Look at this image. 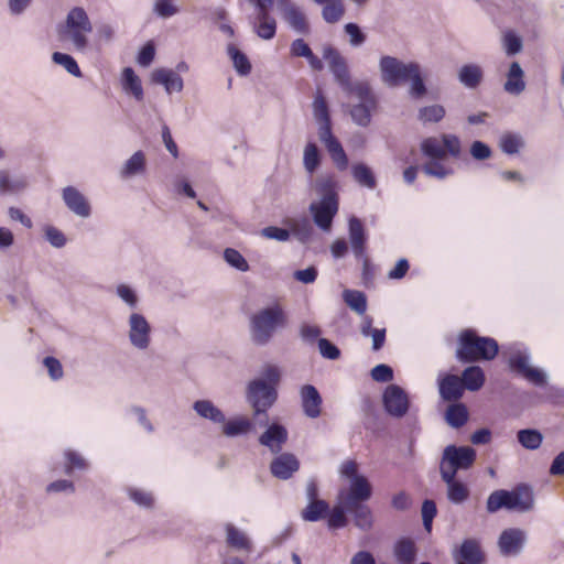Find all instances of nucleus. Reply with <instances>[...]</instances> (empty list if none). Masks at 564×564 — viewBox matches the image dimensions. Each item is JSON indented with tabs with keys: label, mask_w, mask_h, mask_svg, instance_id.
Returning <instances> with one entry per match:
<instances>
[{
	"label": "nucleus",
	"mask_w": 564,
	"mask_h": 564,
	"mask_svg": "<svg viewBox=\"0 0 564 564\" xmlns=\"http://www.w3.org/2000/svg\"><path fill=\"white\" fill-rule=\"evenodd\" d=\"M286 325L288 315L283 307L278 303L268 305L251 315L249 321L250 339L256 346H267L274 335Z\"/></svg>",
	"instance_id": "f257e3e1"
},
{
	"label": "nucleus",
	"mask_w": 564,
	"mask_h": 564,
	"mask_svg": "<svg viewBox=\"0 0 564 564\" xmlns=\"http://www.w3.org/2000/svg\"><path fill=\"white\" fill-rule=\"evenodd\" d=\"M498 351L496 339L478 336L473 329H465L458 337L455 356L460 362L471 364L477 360H492Z\"/></svg>",
	"instance_id": "f03ea898"
},
{
	"label": "nucleus",
	"mask_w": 564,
	"mask_h": 564,
	"mask_svg": "<svg viewBox=\"0 0 564 564\" xmlns=\"http://www.w3.org/2000/svg\"><path fill=\"white\" fill-rule=\"evenodd\" d=\"M534 507V496L530 486L520 484L512 490L497 489L492 491L486 501L488 513H496L500 509L528 512Z\"/></svg>",
	"instance_id": "7ed1b4c3"
},
{
	"label": "nucleus",
	"mask_w": 564,
	"mask_h": 564,
	"mask_svg": "<svg viewBox=\"0 0 564 564\" xmlns=\"http://www.w3.org/2000/svg\"><path fill=\"white\" fill-rule=\"evenodd\" d=\"M91 31L93 25L87 12L82 7H75L67 13L61 35L70 41L76 51L84 52L88 46L87 34Z\"/></svg>",
	"instance_id": "20e7f679"
},
{
	"label": "nucleus",
	"mask_w": 564,
	"mask_h": 564,
	"mask_svg": "<svg viewBox=\"0 0 564 564\" xmlns=\"http://www.w3.org/2000/svg\"><path fill=\"white\" fill-rule=\"evenodd\" d=\"M347 96H355L358 99V102L347 105L351 121L358 127L367 128L378 107V99L370 84L356 86L355 90Z\"/></svg>",
	"instance_id": "39448f33"
},
{
	"label": "nucleus",
	"mask_w": 564,
	"mask_h": 564,
	"mask_svg": "<svg viewBox=\"0 0 564 564\" xmlns=\"http://www.w3.org/2000/svg\"><path fill=\"white\" fill-rule=\"evenodd\" d=\"M530 350L524 345L517 343L508 347V365L510 369L534 386L542 387L546 383V376L540 369L530 367Z\"/></svg>",
	"instance_id": "423d86ee"
},
{
	"label": "nucleus",
	"mask_w": 564,
	"mask_h": 564,
	"mask_svg": "<svg viewBox=\"0 0 564 564\" xmlns=\"http://www.w3.org/2000/svg\"><path fill=\"white\" fill-rule=\"evenodd\" d=\"M323 58L327 61L329 72L333 74L335 82L346 95L354 91L356 86L368 84L366 80H351L346 58L334 46L328 45L324 47Z\"/></svg>",
	"instance_id": "0eeeda50"
},
{
	"label": "nucleus",
	"mask_w": 564,
	"mask_h": 564,
	"mask_svg": "<svg viewBox=\"0 0 564 564\" xmlns=\"http://www.w3.org/2000/svg\"><path fill=\"white\" fill-rule=\"evenodd\" d=\"M477 453L470 446L447 445L442 454L440 474L457 475L469 469L476 462Z\"/></svg>",
	"instance_id": "6e6552de"
},
{
	"label": "nucleus",
	"mask_w": 564,
	"mask_h": 564,
	"mask_svg": "<svg viewBox=\"0 0 564 564\" xmlns=\"http://www.w3.org/2000/svg\"><path fill=\"white\" fill-rule=\"evenodd\" d=\"M416 64V62L405 63L398 57L383 55L378 65L381 82L389 88L399 87L408 83V77Z\"/></svg>",
	"instance_id": "1a4fd4ad"
},
{
	"label": "nucleus",
	"mask_w": 564,
	"mask_h": 564,
	"mask_svg": "<svg viewBox=\"0 0 564 564\" xmlns=\"http://www.w3.org/2000/svg\"><path fill=\"white\" fill-rule=\"evenodd\" d=\"M247 402L253 410L254 416L267 414V411L278 399V391L273 384L267 383L264 379L251 380L246 390Z\"/></svg>",
	"instance_id": "9d476101"
},
{
	"label": "nucleus",
	"mask_w": 564,
	"mask_h": 564,
	"mask_svg": "<svg viewBox=\"0 0 564 564\" xmlns=\"http://www.w3.org/2000/svg\"><path fill=\"white\" fill-rule=\"evenodd\" d=\"M317 123L318 139L325 145L332 161L334 162L338 170H346L348 166V156L339 140L333 134L332 120Z\"/></svg>",
	"instance_id": "9b49d317"
},
{
	"label": "nucleus",
	"mask_w": 564,
	"mask_h": 564,
	"mask_svg": "<svg viewBox=\"0 0 564 564\" xmlns=\"http://www.w3.org/2000/svg\"><path fill=\"white\" fill-rule=\"evenodd\" d=\"M152 328L145 316L132 312L128 318V338L130 345L138 350H147L151 344Z\"/></svg>",
	"instance_id": "f8f14e48"
},
{
	"label": "nucleus",
	"mask_w": 564,
	"mask_h": 564,
	"mask_svg": "<svg viewBox=\"0 0 564 564\" xmlns=\"http://www.w3.org/2000/svg\"><path fill=\"white\" fill-rule=\"evenodd\" d=\"M382 403L386 412L393 417H402L409 410V398L403 388L398 384H389L382 394Z\"/></svg>",
	"instance_id": "ddd939ff"
},
{
	"label": "nucleus",
	"mask_w": 564,
	"mask_h": 564,
	"mask_svg": "<svg viewBox=\"0 0 564 564\" xmlns=\"http://www.w3.org/2000/svg\"><path fill=\"white\" fill-rule=\"evenodd\" d=\"M276 7L288 25L299 34H307L310 24L302 9L291 0H276Z\"/></svg>",
	"instance_id": "4468645a"
},
{
	"label": "nucleus",
	"mask_w": 564,
	"mask_h": 564,
	"mask_svg": "<svg viewBox=\"0 0 564 564\" xmlns=\"http://www.w3.org/2000/svg\"><path fill=\"white\" fill-rule=\"evenodd\" d=\"M338 200L330 198H321L318 203H312L310 205V212L314 224L323 231H329L334 217L338 212Z\"/></svg>",
	"instance_id": "2eb2a0df"
},
{
	"label": "nucleus",
	"mask_w": 564,
	"mask_h": 564,
	"mask_svg": "<svg viewBox=\"0 0 564 564\" xmlns=\"http://www.w3.org/2000/svg\"><path fill=\"white\" fill-rule=\"evenodd\" d=\"M371 495V485L362 475L360 477L352 478L347 491L340 490L338 494V500L344 501L347 507H352L355 503H364L369 500Z\"/></svg>",
	"instance_id": "dca6fc26"
},
{
	"label": "nucleus",
	"mask_w": 564,
	"mask_h": 564,
	"mask_svg": "<svg viewBox=\"0 0 564 564\" xmlns=\"http://www.w3.org/2000/svg\"><path fill=\"white\" fill-rule=\"evenodd\" d=\"M62 198L66 207L80 218L91 215V206L87 197L76 187L66 186L62 191Z\"/></svg>",
	"instance_id": "f3484780"
},
{
	"label": "nucleus",
	"mask_w": 564,
	"mask_h": 564,
	"mask_svg": "<svg viewBox=\"0 0 564 564\" xmlns=\"http://www.w3.org/2000/svg\"><path fill=\"white\" fill-rule=\"evenodd\" d=\"M300 469V460L292 453H279L270 463V473L280 480L290 479Z\"/></svg>",
	"instance_id": "a211bd4d"
},
{
	"label": "nucleus",
	"mask_w": 564,
	"mask_h": 564,
	"mask_svg": "<svg viewBox=\"0 0 564 564\" xmlns=\"http://www.w3.org/2000/svg\"><path fill=\"white\" fill-rule=\"evenodd\" d=\"M527 534L518 528L506 529L501 532L498 545L505 556L518 555L525 543Z\"/></svg>",
	"instance_id": "6ab92c4d"
},
{
	"label": "nucleus",
	"mask_w": 564,
	"mask_h": 564,
	"mask_svg": "<svg viewBox=\"0 0 564 564\" xmlns=\"http://www.w3.org/2000/svg\"><path fill=\"white\" fill-rule=\"evenodd\" d=\"M456 564H484L485 554L477 539H465L453 553Z\"/></svg>",
	"instance_id": "aec40b11"
},
{
	"label": "nucleus",
	"mask_w": 564,
	"mask_h": 564,
	"mask_svg": "<svg viewBox=\"0 0 564 564\" xmlns=\"http://www.w3.org/2000/svg\"><path fill=\"white\" fill-rule=\"evenodd\" d=\"M303 413L310 419H317L322 413L323 399L313 384H304L300 389Z\"/></svg>",
	"instance_id": "412c9836"
},
{
	"label": "nucleus",
	"mask_w": 564,
	"mask_h": 564,
	"mask_svg": "<svg viewBox=\"0 0 564 564\" xmlns=\"http://www.w3.org/2000/svg\"><path fill=\"white\" fill-rule=\"evenodd\" d=\"M29 186V177L23 173H12L7 170L0 171V194L14 196L23 193Z\"/></svg>",
	"instance_id": "4be33fe9"
},
{
	"label": "nucleus",
	"mask_w": 564,
	"mask_h": 564,
	"mask_svg": "<svg viewBox=\"0 0 564 564\" xmlns=\"http://www.w3.org/2000/svg\"><path fill=\"white\" fill-rule=\"evenodd\" d=\"M288 436V430L282 424L273 423L260 435L259 443L268 447L272 454H279Z\"/></svg>",
	"instance_id": "5701e85b"
},
{
	"label": "nucleus",
	"mask_w": 564,
	"mask_h": 564,
	"mask_svg": "<svg viewBox=\"0 0 564 564\" xmlns=\"http://www.w3.org/2000/svg\"><path fill=\"white\" fill-rule=\"evenodd\" d=\"M151 80L162 85L166 94L181 93L184 88V80L180 74L171 68H156L151 73Z\"/></svg>",
	"instance_id": "b1692460"
},
{
	"label": "nucleus",
	"mask_w": 564,
	"mask_h": 564,
	"mask_svg": "<svg viewBox=\"0 0 564 564\" xmlns=\"http://www.w3.org/2000/svg\"><path fill=\"white\" fill-rule=\"evenodd\" d=\"M348 234L354 256L356 259H362L366 253L367 235L359 218L355 216L349 218Z\"/></svg>",
	"instance_id": "393cba45"
},
{
	"label": "nucleus",
	"mask_w": 564,
	"mask_h": 564,
	"mask_svg": "<svg viewBox=\"0 0 564 564\" xmlns=\"http://www.w3.org/2000/svg\"><path fill=\"white\" fill-rule=\"evenodd\" d=\"M464 386L456 375L447 373L438 380L441 398L447 402H457L464 394Z\"/></svg>",
	"instance_id": "a878e982"
},
{
	"label": "nucleus",
	"mask_w": 564,
	"mask_h": 564,
	"mask_svg": "<svg viewBox=\"0 0 564 564\" xmlns=\"http://www.w3.org/2000/svg\"><path fill=\"white\" fill-rule=\"evenodd\" d=\"M442 480L446 484V496L449 502L462 505L469 498V488L456 479V475L441 474Z\"/></svg>",
	"instance_id": "bb28decb"
},
{
	"label": "nucleus",
	"mask_w": 564,
	"mask_h": 564,
	"mask_svg": "<svg viewBox=\"0 0 564 564\" xmlns=\"http://www.w3.org/2000/svg\"><path fill=\"white\" fill-rule=\"evenodd\" d=\"M393 555L399 564H414L417 546L411 538L402 536L393 545Z\"/></svg>",
	"instance_id": "cd10ccee"
},
{
	"label": "nucleus",
	"mask_w": 564,
	"mask_h": 564,
	"mask_svg": "<svg viewBox=\"0 0 564 564\" xmlns=\"http://www.w3.org/2000/svg\"><path fill=\"white\" fill-rule=\"evenodd\" d=\"M193 410L195 413L214 424H224L226 421V414L216 406L210 400H197L193 403Z\"/></svg>",
	"instance_id": "c85d7f7f"
},
{
	"label": "nucleus",
	"mask_w": 564,
	"mask_h": 564,
	"mask_svg": "<svg viewBox=\"0 0 564 564\" xmlns=\"http://www.w3.org/2000/svg\"><path fill=\"white\" fill-rule=\"evenodd\" d=\"M253 31L262 40H272L276 33V21L270 11H257Z\"/></svg>",
	"instance_id": "c756f323"
},
{
	"label": "nucleus",
	"mask_w": 564,
	"mask_h": 564,
	"mask_svg": "<svg viewBox=\"0 0 564 564\" xmlns=\"http://www.w3.org/2000/svg\"><path fill=\"white\" fill-rule=\"evenodd\" d=\"M147 170V158L143 151H135L121 166L119 175L127 180L137 175H142Z\"/></svg>",
	"instance_id": "7c9ffc66"
},
{
	"label": "nucleus",
	"mask_w": 564,
	"mask_h": 564,
	"mask_svg": "<svg viewBox=\"0 0 564 564\" xmlns=\"http://www.w3.org/2000/svg\"><path fill=\"white\" fill-rule=\"evenodd\" d=\"M226 543L229 547L237 551L250 552L252 550V542L248 535L235 527L232 523L225 524Z\"/></svg>",
	"instance_id": "2f4dec72"
},
{
	"label": "nucleus",
	"mask_w": 564,
	"mask_h": 564,
	"mask_svg": "<svg viewBox=\"0 0 564 564\" xmlns=\"http://www.w3.org/2000/svg\"><path fill=\"white\" fill-rule=\"evenodd\" d=\"M457 77L467 89H476L484 79V70L479 65L469 63L459 68Z\"/></svg>",
	"instance_id": "473e14b6"
},
{
	"label": "nucleus",
	"mask_w": 564,
	"mask_h": 564,
	"mask_svg": "<svg viewBox=\"0 0 564 564\" xmlns=\"http://www.w3.org/2000/svg\"><path fill=\"white\" fill-rule=\"evenodd\" d=\"M523 76L524 73L521 65L518 62H512L507 74L503 89L510 95H520L525 89Z\"/></svg>",
	"instance_id": "72a5a7b5"
},
{
	"label": "nucleus",
	"mask_w": 564,
	"mask_h": 564,
	"mask_svg": "<svg viewBox=\"0 0 564 564\" xmlns=\"http://www.w3.org/2000/svg\"><path fill=\"white\" fill-rule=\"evenodd\" d=\"M122 89L126 94L132 95L135 100L141 101L144 98V91L140 77L132 67H126L121 76Z\"/></svg>",
	"instance_id": "f704fd0d"
},
{
	"label": "nucleus",
	"mask_w": 564,
	"mask_h": 564,
	"mask_svg": "<svg viewBox=\"0 0 564 564\" xmlns=\"http://www.w3.org/2000/svg\"><path fill=\"white\" fill-rule=\"evenodd\" d=\"M469 417L467 406L462 402H453L445 411V421L453 429L464 426Z\"/></svg>",
	"instance_id": "c9c22d12"
},
{
	"label": "nucleus",
	"mask_w": 564,
	"mask_h": 564,
	"mask_svg": "<svg viewBox=\"0 0 564 564\" xmlns=\"http://www.w3.org/2000/svg\"><path fill=\"white\" fill-rule=\"evenodd\" d=\"M349 513L354 517L355 525L361 531H369L373 525V517L371 509L365 503H355L352 507H347Z\"/></svg>",
	"instance_id": "e433bc0d"
},
{
	"label": "nucleus",
	"mask_w": 564,
	"mask_h": 564,
	"mask_svg": "<svg viewBox=\"0 0 564 564\" xmlns=\"http://www.w3.org/2000/svg\"><path fill=\"white\" fill-rule=\"evenodd\" d=\"M409 96L414 100H420L427 94V87L422 76L421 65L417 63L408 77Z\"/></svg>",
	"instance_id": "4c0bfd02"
},
{
	"label": "nucleus",
	"mask_w": 564,
	"mask_h": 564,
	"mask_svg": "<svg viewBox=\"0 0 564 564\" xmlns=\"http://www.w3.org/2000/svg\"><path fill=\"white\" fill-rule=\"evenodd\" d=\"M328 513L329 503L324 499H319L307 502V506L301 511V517L304 521L317 522L325 519Z\"/></svg>",
	"instance_id": "58836bf2"
},
{
	"label": "nucleus",
	"mask_w": 564,
	"mask_h": 564,
	"mask_svg": "<svg viewBox=\"0 0 564 564\" xmlns=\"http://www.w3.org/2000/svg\"><path fill=\"white\" fill-rule=\"evenodd\" d=\"M460 381L465 389L478 391L485 382L484 370L479 366H469L463 370Z\"/></svg>",
	"instance_id": "ea45409f"
},
{
	"label": "nucleus",
	"mask_w": 564,
	"mask_h": 564,
	"mask_svg": "<svg viewBox=\"0 0 564 564\" xmlns=\"http://www.w3.org/2000/svg\"><path fill=\"white\" fill-rule=\"evenodd\" d=\"M223 425V433L227 437H236L248 434L252 427V422L243 416L235 417L229 421H225Z\"/></svg>",
	"instance_id": "a19ab883"
},
{
	"label": "nucleus",
	"mask_w": 564,
	"mask_h": 564,
	"mask_svg": "<svg viewBox=\"0 0 564 564\" xmlns=\"http://www.w3.org/2000/svg\"><path fill=\"white\" fill-rule=\"evenodd\" d=\"M290 231L301 243H307L313 237L314 228L311 220L303 217L290 221Z\"/></svg>",
	"instance_id": "79ce46f5"
},
{
	"label": "nucleus",
	"mask_w": 564,
	"mask_h": 564,
	"mask_svg": "<svg viewBox=\"0 0 564 564\" xmlns=\"http://www.w3.org/2000/svg\"><path fill=\"white\" fill-rule=\"evenodd\" d=\"M354 180L361 186L373 189L377 185L372 170L365 163H356L351 166Z\"/></svg>",
	"instance_id": "37998d69"
},
{
	"label": "nucleus",
	"mask_w": 564,
	"mask_h": 564,
	"mask_svg": "<svg viewBox=\"0 0 564 564\" xmlns=\"http://www.w3.org/2000/svg\"><path fill=\"white\" fill-rule=\"evenodd\" d=\"M227 53L232 61L236 72L241 76H247L251 72V64L247 55L241 52L235 44L227 46Z\"/></svg>",
	"instance_id": "c03bdc74"
},
{
	"label": "nucleus",
	"mask_w": 564,
	"mask_h": 564,
	"mask_svg": "<svg viewBox=\"0 0 564 564\" xmlns=\"http://www.w3.org/2000/svg\"><path fill=\"white\" fill-rule=\"evenodd\" d=\"M346 513H349V509L344 501L338 500V502L332 509L329 508V513L326 517L328 518V527L330 529L345 528L348 523Z\"/></svg>",
	"instance_id": "a18cd8bd"
},
{
	"label": "nucleus",
	"mask_w": 564,
	"mask_h": 564,
	"mask_svg": "<svg viewBox=\"0 0 564 564\" xmlns=\"http://www.w3.org/2000/svg\"><path fill=\"white\" fill-rule=\"evenodd\" d=\"M336 188L337 181L334 175H322L315 182V189L322 198L338 200Z\"/></svg>",
	"instance_id": "49530a36"
},
{
	"label": "nucleus",
	"mask_w": 564,
	"mask_h": 564,
	"mask_svg": "<svg viewBox=\"0 0 564 564\" xmlns=\"http://www.w3.org/2000/svg\"><path fill=\"white\" fill-rule=\"evenodd\" d=\"M322 155L314 142H308L303 152L304 170L312 175L321 165Z\"/></svg>",
	"instance_id": "de8ad7c7"
},
{
	"label": "nucleus",
	"mask_w": 564,
	"mask_h": 564,
	"mask_svg": "<svg viewBox=\"0 0 564 564\" xmlns=\"http://www.w3.org/2000/svg\"><path fill=\"white\" fill-rule=\"evenodd\" d=\"M362 414V423L367 430H375L379 417L376 403L368 397L364 398L360 403Z\"/></svg>",
	"instance_id": "09e8293b"
},
{
	"label": "nucleus",
	"mask_w": 564,
	"mask_h": 564,
	"mask_svg": "<svg viewBox=\"0 0 564 564\" xmlns=\"http://www.w3.org/2000/svg\"><path fill=\"white\" fill-rule=\"evenodd\" d=\"M344 302L357 314L364 315L367 311V297L364 292L356 290H345L343 292Z\"/></svg>",
	"instance_id": "8fccbe9b"
},
{
	"label": "nucleus",
	"mask_w": 564,
	"mask_h": 564,
	"mask_svg": "<svg viewBox=\"0 0 564 564\" xmlns=\"http://www.w3.org/2000/svg\"><path fill=\"white\" fill-rule=\"evenodd\" d=\"M446 115V110L442 105H430L421 107L417 111V120L422 123H437Z\"/></svg>",
	"instance_id": "3c124183"
},
{
	"label": "nucleus",
	"mask_w": 564,
	"mask_h": 564,
	"mask_svg": "<svg viewBox=\"0 0 564 564\" xmlns=\"http://www.w3.org/2000/svg\"><path fill=\"white\" fill-rule=\"evenodd\" d=\"M443 159H432L422 165V172L431 177L437 180H445L454 173V170L445 166L441 161Z\"/></svg>",
	"instance_id": "603ef678"
},
{
	"label": "nucleus",
	"mask_w": 564,
	"mask_h": 564,
	"mask_svg": "<svg viewBox=\"0 0 564 564\" xmlns=\"http://www.w3.org/2000/svg\"><path fill=\"white\" fill-rule=\"evenodd\" d=\"M518 442L527 449H538L543 441L541 432L534 429L520 430L517 434Z\"/></svg>",
	"instance_id": "864d4df0"
},
{
	"label": "nucleus",
	"mask_w": 564,
	"mask_h": 564,
	"mask_svg": "<svg viewBox=\"0 0 564 564\" xmlns=\"http://www.w3.org/2000/svg\"><path fill=\"white\" fill-rule=\"evenodd\" d=\"M420 149L422 154L430 160L446 158L445 149L442 147V143L434 137L423 139Z\"/></svg>",
	"instance_id": "5fc2aeb1"
},
{
	"label": "nucleus",
	"mask_w": 564,
	"mask_h": 564,
	"mask_svg": "<svg viewBox=\"0 0 564 564\" xmlns=\"http://www.w3.org/2000/svg\"><path fill=\"white\" fill-rule=\"evenodd\" d=\"M52 61L55 64L63 66L70 75L75 77H82V70L76 59L72 55L62 52H54L52 55Z\"/></svg>",
	"instance_id": "6e6d98bb"
},
{
	"label": "nucleus",
	"mask_w": 564,
	"mask_h": 564,
	"mask_svg": "<svg viewBox=\"0 0 564 564\" xmlns=\"http://www.w3.org/2000/svg\"><path fill=\"white\" fill-rule=\"evenodd\" d=\"M224 259L231 268L240 272H247L250 269L246 258L237 249L226 248Z\"/></svg>",
	"instance_id": "4d7b16f0"
},
{
	"label": "nucleus",
	"mask_w": 564,
	"mask_h": 564,
	"mask_svg": "<svg viewBox=\"0 0 564 564\" xmlns=\"http://www.w3.org/2000/svg\"><path fill=\"white\" fill-rule=\"evenodd\" d=\"M117 296L130 308L137 310L139 305V296L133 288L121 283L116 288Z\"/></svg>",
	"instance_id": "13d9d810"
},
{
	"label": "nucleus",
	"mask_w": 564,
	"mask_h": 564,
	"mask_svg": "<svg viewBox=\"0 0 564 564\" xmlns=\"http://www.w3.org/2000/svg\"><path fill=\"white\" fill-rule=\"evenodd\" d=\"M500 149L506 154H517L520 148L523 145L521 135L517 133H506L501 137L499 142Z\"/></svg>",
	"instance_id": "bf43d9fd"
},
{
	"label": "nucleus",
	"mask_w": 564,
	"mask_h": 564,
	"mask_svg": "<svg viewBox=\"0 0 564 564\" xmlns=\"http://www.w3.org/2000/svg\"><path fill=\"white\" fill-rule=\"evenodd\" d=\"M345 8L341 0H335L323 7L322 17L327 23H336L344 15Z\"/></svg>",
	"instance_id": "052dcab7"
},
{
	"label": "nucleus",
	"mask_w": 564,
	"mask_h": 564,
	"mask_svg": "<svg viewBox=\"0 0 564 564\" xmlns=\"http://www.w3.org/2000/svg\"><path fill=\"white\" fill-rule=\"evenodd\" d=\"M313 115L317 122L328 121L330 119L328 105L322 91H317L313 101Z\"/></svg>",
	"instance_id": "680f3d73"
},
{
	"label": "nucleus",
	"mask_w": 564,
	"mask_h": 564,
	"mask_svg": "<svg viewBox=\"0 0 564 564\" xmlns=\"http://www.w3.org/2000/svg\"><path fill=\"white\" fill-rule=\"evenodd\" d=\"M44 238L52 247L57 249L65 247L67 242L64 232L51 225L44 227Z\"/></svg>",
	"instance_id": "e2e57ef3"
},
{
	"label": "nucleus",
	"mask_w": 564,
	"mask_h": 564,
	"mask_svg": "<svg viewBox=\"0 0 564 564\" xmlns=\"http://www.w3.org/2000/svg\"><path fill=\"white\" fill-rule=\"evenodd\" d=\"M174 2L175 0H155L153 4V12L159 18L169 19L180 11Z\"/></svg>",
	"instance_id": "0e129e2a"
},
{
	"label": "nucleus",
	"mask_w": 564,
	"mask_h": 564,
	"mask_svg": "<svg viewBox=\"0 0 564 564\" xmlns=\"http://www.w3.org/2000/svg\"><path fill=\"white\" fill-rule=\"evenodd\" d=\"M442 147L445 149L446 155L449 154L457 159L462 154V142L455 134H442Z\"/></svg>",
	"instance_id": "69168bd1"
},
{
	"label": "nucleus",
	"mask_w": 564,
	"mask_h": 564,
	"mask_svg": "<svg viewBox=\"0 0 564 564\" xmlns=\"http://www.w3.org/2000/svg\"><path fill=\"white\" fill-rule=\"evenodd\" d=\"M423 527L427 532L432 530V523L437 513L436 503L431 499H425L421 508Z\"/></svg>",
	"instance_id": "338daca9"
},
{
	"label": "nucleus",
	"mask_w": 564,
	"mask_h": 564,
	"mask_svg": "<svg viewBox=\"0 0 564 564\" xmlns=\"http://www.w3.org/2000/svg\"><path fill=\"white\" fill-rule=\"evenodd\" d=\"M319 354L328 360H336L340 357V349L327 338H319L317 341Z\"/></svg>",
	"instance_id": "774afa93"
}]
</instances>
